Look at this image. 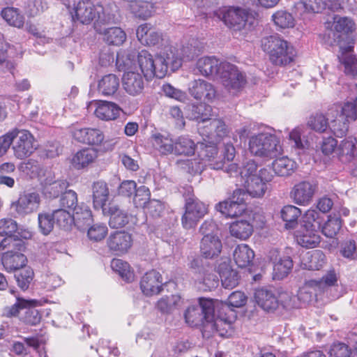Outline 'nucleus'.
I'll return each mask as SVG.
<instances>
[{
	"mask_svg": "<svg viewBox=\"0 0 357 357\" xmlns=\"http://www.w3.org/2000/svg\"><path fill=\"white\" fill-rule=\"evenodd\" d=\"M261 49L275 66H287L293 63L296 56L294 46L277 34L264 37L261 40Z\"/></svg>",
	"mask_w": 357,
	"mask_h": 357,
	"instance_id": "obj_1",
	"label": "nucleus"
},
{
	"mask_svg": "<svg viewBox=\"0 0 357 357\" xmlns=\"http://www.w3.org/2000/svg\"><path fill=\"white\" fill-rule=\"evenodd\" d=\"M215 303L212 299L200 298L198 305L189 306L184 312L185 323L190 327H205L206 324L215 326L221 336H228L227 330L224 332L216 326L218 320L213 323ZM224 330V328L222 329Z\"/></svg>",
	"mask_w": 357,
	"mask_h": 357,
	"instance_id": "obj_2",
	"label": "nucleus"
},
{
	"mask_svg": "<svg viewBox=\"0 0 357 357\" xmlns=\"http://www.w3.org/2000/svg\"><path fill=\"white\" fill-rule=\"evenodd\" d=\"M197 109L199 116L196 118L198 121L206 124L199 128L200 134L208 140L218 142L228 134L227 127L222 119H211L212 107L206 104H200Z\"/></svg>",
	"mask_w": 357,
	"mask_h": 357,
	"instance_id": "obj_3",
	"label": "nucleus"
},
{
	"mask_svg": "<svg viewBox=\"0 0 357 357\" xmlns=\"http://www.w3.org/2000/svg\"><path fill=\"white\" fill-rule=\"evenodd\" d=\"M248 149L255 156L268 158H275L282 151L279 138L267 132L251 136L248 142Z\"/></svg>",
	"mask_w": 357,
	"mask_h": 357,
	"instance_id": "obj_4",
	"label": "nucleus"
},
{
	"mask_svg": "<svg viewBox=\"0 0 357 357\" xmlns=\"http://www.w3.org/2000/svg\"><path fill=\"white\" fill-rule=\"evenodd\" d=\"M13 155L19 160L30 157L37 149V141L28 130L13 128L10 130Z\"/></svg>",
	"mask_w": 357,
	"mask_h": 357,
	"instance_id": "obj_5",
	"label": "nucleus"
},
{
	"mask_svg": "<svg viewBox=\"0 0 357 357\" xmlns=\"http://www.w3.org/2000/svg\"><path fill=\"white\" fill-rule=\"evenodd\" d=\"M325 26L332 32L333 42L340 47L344 41L347 42V45H354V39L351 35L356 31V26L351 18L335 15L333 22H326Z\"/></svg>",
	"mask_w": 357,
	"mask_h": 357,
	"instance_id": "obj_6",
	"label": "nucleus"
},
{
	"mask_svg": "<svg viewBox=\"0 0 357 357\" xmlns=\"http://www.w3.org/2000/svg\"><path fill=\"white\" fill-rule=\"evenodd\" d=\"M219 79L225 89L232 93L242 91L247 84L245 74L236 65L225 61H222Z\"/></svg>",
	"mask_w": 357,
	"mask_h": 357,
	"instance_id": "obj_7",
	"label": "nucleus"
},
{
	"mask_svg": "<svg viewBox=\"0 0 357 357\" xmlns=\"http://www.w3.org/2000/svg\"><path fill=\"white\" fill-rule=\"evenodd\" d=\"M70 137L77 144L87 145L89 147H100L104 144L105 134L98 128L81 127L77 123L68 128Z\"/></svg>",
	"mask_w": 357,
	"mask_h": 357,
	"instance_id": "obj_8",
	"label": "nucleus"
},
{
	"mask_svg": "<svg viewBox=\"0 0 357 357\" xmlns=\"http://www.w3.org/2000/svg\"><path fill=\"white\" fill-rule=\"evenodd\" d=\"M207 213V206L192 193L185 199L184 213L181 219L182 227L185 229L195 228Z\"/></svg>",
	"mask_w": 357,
	"mask_h": 357,
	"instance_id": "obj_9",
	"label": "nucleus"
},
{
	"mask_svg": "<svg viewBox=\"0 0 357 357\" xmlns=\"http://www.w3.org/2000/svg\"><path fill=\"white\" fill-rule=\"evenodd\" d=\"M247 296L241 291L232 292L228 297L227 302H222L221 307L218 311V321L216 324L218 327H222L223 325L228 328H231V324L234 321L236 314L233 307H241L245 305Z\"/></svg>",
	"mask_w": 357,
	"mask_h": 357,
	"instance_id": "obj_10",
	"label": "nucleus"
},
{
	"mask_svg": "<svg viewBox=\"0 0 357 357\" xmlns=\"http://www.w3.org/2000/svg\"><path fill=\"white\" fill-rule=\"evenodd\" d=\"M255 298L258 305L267 312H273L280 305L284 308L292 306V296L287 292L280 293L277 296L271 290L261 288L256 290Z\"/></svg>",
	"mask_w": 357,
	"mask_h": 357,
	"instance_id": "obj_11",
	"label": "nucleus"
},
{
	"mask_svg": "<svg viewBox=\"0 0 357 357\" xmlns=\"http://www.w3.org/2000/svg\"><path fill=\"white\" fill-rule=\"evenodd\" d=\"M218 15L224 24L234 31L245 29L250 16L249 10L239 6H225L219 9Z\"/></svg>",
	"mask_w": 357,
	"mask_h": 357,
	"instance_id": "obj_12",
	"label": "nucleus"
},
{
	"mask_svg": "<svg viewBox=\"0 0 357 357\" xmlns=\"http://www.w3.org/2000/svg\"><path fill=\"white\" fill-rule=\"evenodd\" d=\"M104 17V8L101 4L95 5L93 2L84 1L78 2L75 8V15H73L74 21L77 20L84 24H89L93 21L101 22Z\"/></svg>",
	"mask_w": 357,
	"mask_h": 357,
	"instance_id": "obj_13",
	"label": "nucleus"
},
{
	"mask_svg": "<svg viewBox=\"0 0 357 357\" xmlns=\"http://www.w3.org/2000/svg\"><path fill=\"white\" fill-rule=\"evenodd\" d=\"M245 192L241 189L234 191L229 200L220 202L216 209L227 218H236L243 215L246 211Z\"/></svg>",
	"mask_w": 357,
	"mask_h": 357,
	"instance_id": "obj_14",
	"label": "nucleus"
},
{
	"mask_svg": "<svg viewBox=\"0 0 357 357\" xmlns=\"http://www.w3.org/2000/svg\"><path fill=\"white\" fill-rule=\"evenodd\" d=\"M181 65L182 59L169 49L162 54H158L154 59V77L162 79L166 76L169 68L175 71Z\"/></svg>",
	"mask_w": 357,
	"mask_h": 357,
	"instance_id": "obj_15",
	"label": "nucleus"
},
{
	"mask_svg": "<svg viewBox=\"0 0 357 357\" xmlns=\"http://www.w3.org/2000/svg\"><path fill=\"white\" fill-rule=\"evenodd\" d=\"M40 204V197L38 192H24L20 195L16 201L12 202L11 208L17 215L24 216L36 211Z\"/></svg>",
	"mask_w": 357,
	"mask_h": 357,
	"instance_id": "obj_16",
	"label": "nucleus"
},
{
	"mask_svg": "<svg viewBox=\"0 0 357 357\" xmlns=\"http://www.w3.org/2000/svg\"><path fill=\"white\" fill-rule=\"evenodd\" d=\"M188 91L195 100L204 102H211L217 94L214 85L203 79L192 81Z\"/></svg>",
	"mask_w": 357,
	"mask_h": 357,
	"instance_id": "obj_17",
	"label": "nucleus"
},
{
	"mask_svg": "<svg viewBox=\"0 0 357 357\" xmlns=\"http://www.w3.org/2000/svg\"><path fill=\"white\" fill-rule=\"evenodd\" d=\"M132 235L125 231L112 232L107 240L109 250L116 255L127 253L132 246Z\"/></svg>",
	"mask_w": 357,
	"mask_h": 357,
	"instance_id": "obj_18",
	"label": "nucleus"
},
{
	"mask_svg": "<svg viewBox=\"0 0 357 357\" xmlns=\"http://www.w3.org/2000/svg\"><path fill=\"white\" fill-rule=\"evenodd\" d=\"M162 286V276L154 269L146 272L139 282L140 289L146 296L159 294L163 289Z\"/></svg>",
	"mask_w": 357,
	"mask_h": 357,
	"instance_id": "obj_19",
	"label": "nucleus"
},
{
	"mask_svg": "<svg viewBox=\"0 0 357 357\" xmlns=\"http://www.w3.org/2000/svg\"><path fill=\"white\" fill-rule=\"evenodd\" d=\"M98 158V150L91 147H82L73 155L70 163L76 170L87 169L93 165Z\"/></svg>",
	"mask_w": 357,
	"mask_h": 357,
	"instance_id": "obj_20",
	"label": "nucleus"
},
{
	"mask_svg": "<svg viewBox=\"0 0 357 357\" xmlns=\"http://www.w3.org/2000/svg\"><path fill=\"white\" fill-rule=\"evenodd\" d=\"M354 48L353 45L340 46V54L337 55L344 75L352 78L357 77V54L354 53Z\"/></svg>",
	"mask_w": 357,
	"mask_h": 357,
	"instance_id": "obj_21",
	"label": "nucleus"
},
{
	"mask_svg": "<svg viewBox=\"0 0 357 357\" xmlns=\"http://www.w3.org/2000/svg\"><path fill=\"white\" fill-rule=\"evenodd\" d=\"M93 207L96 211L103 212L107 208V203L109 198V189L103 180L96 181L91 185Z\"/></svg>",
	"mask_w": 357,
	"mask_h": 357,
	"instance_id": "obj_22",
	"label": "nucleus"
},
{
	"mask_svg": "<svg viewBox=\"0 0 357 357\" xmlns=\"http://www.w3.org/2000/svg\"><path fill=\"white\" fill-rule=\"evenodd\" d=\"M122 87L129 96H139L142 93L144 89V78L138 73L125 72L122 77Z\"/></svg>",
	"mask_w": 357,
	"mask_h": 357,
	"instance_id": "obj_23",
	"label": "nucleus"
},
{
	"mask_svg": "<svg viewBox=\"0 0 357 357\" xmlns=\"http://www.w3.org/2000/svg\"><path fill=\"white\" fill-rule=\"evenodd\" d=\"M22 252L10 250L2 254L1 261L6 272L10 273L17 271L26 265L27 258Z\"/></svg>",
	"mask_w": 357,
	"mask_h": 357,
	"instance_id": "obj_24",
	"label": "nucleus"
},
{
	"mask_svg": "<svg viewBox=\"0 0 357 357\" xmlns=\"http://www.w3.org/2000/svg\"><path fill=\"white\" fill-rule=\"evenodd\" d=\"M137 37L142 45L147 46L160 45L163 41L162 33L148 23L138 26Z\"/></svg>",
	"mask_w": 357,
	"mask_h": 357,
	"instance_id": "obj_25",
	"label": "nucleus"
},
{
	"mask_svg": "<svg viewBox=\"0 0 357 357\" xmlns=\"http://www.w3.org/2000/svg\"><path fill=\"white\" fill-rule=\"evenodd\" d=\"M315 190L316 186L310 182L301 181L294 186L291 196L297 204L307 205L312 200Z\"/></svg>",
	"mask_w": 357,
	"mask_h": 357,
	"instance_id": "obj_26",
	"label": "nucleus"
},
{
	"mask_svg": "<svg viewBox=\"0 0 357 357\" xmlns=\"http://www.w3.org/2000/svg\"><path fill=\"white\" fill-rule=\"evenodd\" d=\"M122 109L116 103L107 100H99L94 111L96 116L105 121H114L119 116Z\"/></svg>",
	"mask_w": 357,
	"mask_h": 357,
	"instance_id": "obj_27",
	"label": "nucleus"
},
{
	"mask_svg": "<svg viewBox=\"0 0 357 357\" xmlns=\"http://www.w3.org/2000/svg\"><path fill=\"white\" fill-rule=\"evenodd\" d=\"M221 240L217 235H206L200 242V252L206 259L218 257L222 250Z\"/></svg>",
	"mask_w": 357,
	"mask_h": 357,
	"instance_id": "obj_28",
	"label": "nucleus"
},
{
	"mask_svg": "<svg viewBox=\"0 0 357 357\" xmlns=\"http://www.w3.org/2000/svg\"><path fill=\"white\" fill-rule=\"evenodd\" d=\"M102 213L109 216V225L112 228H122L129 222L128 213L121 209L116 204L109 203L107 208Z\"/></svg>",
	"mask_w": 357,
	"mask_h": 357,
	"instance_id": "obj_29",
	"label": "nucleus"
},
{
	"mask_svg": "<svg viewBox=\"0 0 357 357\" xmlns=\"http://www.w3.org/2000/svg\"><path fill=\"white\" fill-rule=\"evenodd\" d=\"M295 238L298 245L308 249L317 247L321 242L319 231L303 227L295 232Z\"/></svg>",
	"mask_w": 357,
	"mask_h": 357,
	"instance_id": "obj_30",
	"label": "nucleus"
},
{
	"mask_svg": "<svg viewBox=\"0 0 357 357\" xmlns=\"http://www.w3.org/2000/svg\"><path fill=\"white\" fill-rule=\"evenodd\" d=\"M16 302L13 305L4 308V317L8 318L17 317L22 310H30L37 306H42L45 303H47L46 300L24 299L19 296L16 297Z\"/></svg>",
	"mask_w": 357,
	"mask_h": 357,
	"instance_id": "obj_31",
	"label": "nucleus"
},
{
	"mask_svg": "<svg viewBox=\"0 0 357 357\" xmlns=\"http://www.w3.org/2000/svg\"><path fill=\"white\" fill-rule=\"evenodd\" d=\"M222 61L215 56H203L199 58L196 63V68L199 73L208 77L213 75L219 76Z\"/></svg>",
	"mask_w": 357,
	"mask_h": 357,
	"instance_id": "obj_32",
	"label": "nucleus"
},
{
	"mask_svg": "<svg viewBox=\"0 0 357 357\" xmlns=\"http://www.w3.org/2000/svg\"><path fill=\"white\" fill-rule=\"evenodd\" d=\"M326 255L321 250H314L306 252L301 259L303 269L317 271L321 269L326 264Z\"/></svg>",
	"mask_w": 357,
	"mask_h": 357,
	"instance_id": "obj_33",
	"label": "nucleus"
},
{
	"mask_svg": "<svg viewBox=\"0 0 357 357\" xmlns=\"http://www.w3.org/2000/svg\"><path fill=\"white\" fill-rule=\"evenodd\" d=\"M297 167L296 162L287 156L277 158L272 162V169L278 176H289L297 169Z\"/></svg>",
	"mask_w": 357,
	"mask_h": 357,
	"instance_id": "obj_34",
	"label": "nucleus"
},
{
	"mask_svg": "<svg viewBox=\"0 0 357 357\" xmlns=\"http://www.w3.org/2000/svg\"><path fill=\"white\" fill-rule=\"evenodd\" d=\"M218 149L215 144L204 145L200 150L199 157L202 160L208 162V165L214 169H224V161H218L217 156Z\"/></svg>",
	"mask_w": 357,
	"mask_h": 357,
	"instance_id": "obj_35",
	"label": "nucleus"
},
{
	"mask_svg": "<svg viewBox=\"0 0 357 357\" xmlns=\"http://www.w3.org/2000/svg\"><path fill=\"white\" fill-rule=\"evenodd\" d=\"M153 147L161 155L174 154V141L169 135L155 133L151 137Z\"/></svg>",
	"mask_w": 357,
	"mask_h": 357,
	"instance_id": "obj_36",
	"label": "nucleus"
},
{
	"mask_svg": "<svg viewBox=\"0 0 357 357\" xmlns=\"http://www.w3.org/2000/svg\"><path fill=\"white\" fill-rule=\"evenodd\" d=\"M128 8L135 17L144 20L152 16L155 11L153 3L144 0H134L128 4Z\"/></svg>",
	"mask_w": 357,
	"mask_h": 357,
	"instance_id": "obj_37",
	"label": "nucleus"
},
{
	"mask_svg": "<svg viewBox=\"0 0 357 357\" xmlns=\"http://www.w3.org/2000/svg\"><path fill=\"white\" fill-rule=\"evenodd\" d=\"M344 221L336 213L328 215L327 220L321 225V231L327 238H334L340 231Z\"/></svg>",
	"mask_w": 357,
	"mask_h": 357,
	"instance_id": "obj_38",
	"label": "nucleus"
},
{
	"mask_svg": "<svg viewBox=\"0 0 357 357\" xmlns=\"http://www.w3.org/2000/svg\"><path fill=\"white\" fill-rule=\"evenodd\" d=\"M218 273L222 286L226 289H233L238 284V274L233 270L227 263L220 264L218 266Z\"/></svg>",
	"mask_w": 357,
	"mask_h": 357,
	"instance_id": "obj_39",
	"label": "nucleus"
},
{
	"mask_svg": "<svg viewBox=\"0 0 357 357\" xmlns=\"http://www.w3.org/2000/svg\"><path fill=\"white\" fill-rule=\"evenodd\" d=\"M197 145L188 135H181L174 141V155L191 156L195 153Z\"/></svg>",
	"mask_w": 357,
	"mask_h": 357,
	"instance_id": "obj_40",
	"label": "nucleus"
},
{
	"mask_svg": "<svg viewBox=\"0 0 357 357\" xmlns=\"http://www.w3.org/2000/svg\"><path fill=\"white\" fill-rule=\"evenodd\" d=\"M253 250L246 244L237 245L233 253V258L236 264L240 268L248 266L254 259Z\"/></svg>",
	"mask_w": 357,
	"mask_h": 357,
	"instance_id": "obj_41",
	"label": "nucleus"
},
{
	"mask_svg": "<svg viewBox=\"0 0 357 357\" xmlns=\"http://www.w3.org/2000/svg\"><path fill=\"white\" fill-rule=\"evenodd\" d=\"M328 111L336 112L340 117L344 118L347 121H355L357 119V98L354 102H346L342 106L340 104H334Z\"/></svg>",
	"mask_w": 357,
	"mask_h": 357,
	"instance_id": "obj_42",
	"label": "nucleus"
},
{
	"mask_svg": "<svg viewBox=\"0 0 357 357\" xmlns=\"http://www.w3.org/2000/svg\"><path fill=\"white\" fill-rule=\"evenodd\" d=\"M236 155V149L231 143H227L224 145L222 151V159L218 161H224V168L225 172L231 176L233 174H237L238 172V167L236 163L233 162Z\"/></svg>",
	"mask_w": 357,
	"mask_h": 357,
	"instance_id": "obj_43",
	"label": "nucleus"
},
{
	"mask_svg": "<svg viewBox=\"0 0 357 357\" xmlns=\"http://www.w3.org/2000/svg\"><path fill=\"white\" fill-rule=\"evenodd\" d=\"M137 62L146 79L154 77V59L148 51L143 50L138 53Z\"/></svg>",
	"mask_w": 357,
	"mask_h": 357,
	"instance_id": "obj_44",
	"label": "nucleus"
},
{
	"mask_svg": "<svg viewBox=\"0 0 357 357\" xmlns=\"http://www.w3.org/2000/svg\"><path fill=\"white\" fill-rule=\"evenodd\" d=\"M294 266L292 259L289 256L280 257L274 261L273 277L275 280H282L291 272Z\"/></svg>",
	"mask_w": 357,
	"mask_h": 357,
	"instance_id": "obj_45",
	"label": "nucleus"
},
{
	"mask_svg": "<svg viewBox=\"0 0 357 357\" xmlns=\"http://www.w3.org/2000/svg\"><path fill=\"white\" fill-rule=\"evenodd\" d=\"M301 210L293 205H286L280 211V216L285 222L286 229H294L298 225V218L301 215Z\"/></svg>",
	"mask_w": 357,
	"mask_h": 357,
	"instance_id": "obj_46",
	"label": "nucleus"
},
{
	"mask_svg": "<svg viewBox=\"0 0 357 357\" xmlns=\"http://www.w3.org/2000/svg\"><path fill=\"white\" fill-rule=\"evenodd\" d=\"M98 88L103 96H112L119 88V79L114 74L106 75L99 81Z\"/></svg>",
	"mask_w": 357,
	"mask_h": 357,
	"instance_id": "obj_47",
	"label": "nucleus"
},
{
	"mask_svg": "<svg viewBox=\"0 0 357 357\" xmlns=\"http://www.w3.org/2000/svg\"><path fill=\"white\" fill-rule=\"evenodd\" d=\"M231 235L240 240L248 239L253 232V226L247 220L232 222L229 226Z\"/></svg>",
	"mask_w": 357,
	"mask_h": 357,
	"instance_id": "obj_48",
	"label": "nucleus"
},
{
	"mask_svg": "<svg viewBox=\"0 0 357 357\" xmlns=\"http://www.w3.org/2000/svg\"><path fill=\"white\" fill-rule=\"evenodd\" d=\"M181 298L178 294L162 297L156 303L157 309L162 313L170 314L178 309L181 304Z\"/></svg>",
	"mask_w": 357,
	"mask_h": 357,
	"instance_id": "obj_49",
	"label": "nucleus"
},
{
	"mask_svg": "<svg viewBox=\"0 0 357 357\" xmlns=\"http://www.w3.org/2000/svg\"><path fill=\"white\" fill-rule=\"evenodd\" d=\"M337 150L340 158H344L345 162H350L357 154V139L350 137L345 138L341 141Z\"/></svg>",
	"mask_w": 357,
	"mask_h": 357,
	"instance_id": "obj_50",
	"label": "nucleus"
},
{
	"mask_svg": "<svg viewBox=\"0 0 357 357\" xmlns=\"http://www.w3.org/2000/svg\"><path fill=\"white\" fill-rule=\"evenodd\" d=\"M111 268L117 273L126 282L130 283L135 280L134 271L130 264L120 259H113L111 261Z\"/></svg>",
	"mask_w": 357,
	"mask_h": 357,
	"instance_id": "obj_51",
	"label": "nucleus"
},
{
	"mask_svg": "<svg viewBox=\"0 0 357 357\" xmlns=\"http://www.w3.org/2000/svg\"><path fill=\"white\" fill-rule=\"evenodd\" d=\"M3 19L10 26L20 29L24 26V17L17 8L7 7L1 12Z\"/></svg>",
	"mask_w": 357,
	"mask_h": 357,
	"instance_id": "obj_52",
	"label": "nucleus"
},
{
	"mask_svg": "<svg viewBox=\"0 0 357 357\" xmlns=\"http://www.w3.org/2000/svg\"><path fill=\"white\" fill-rule=\"evenodd\" d=\"M102 34L103 40L110 45H121L126 39L125 31L116 26L106 29Z\"/></svg>",
	"mask_w": 357,
	"mask_h": 357,
	"instance_id": "obj_53",
	"label": "nucleus"
},
{
	"mask_svg": "<svg viewBox=\"0 0 357 357\" xmlns=\"http://www.w3.org/2000/svg\"><path fill=\"white\" fill-rule=\"evenodd\" d=\"M72 217L75 225L77 227H82L90 225L93 215L89 206L81 204L75 208Z\"/></svg>",
	"mask_w": 357,
	"mask_h": 357,
	"instance_id": "obj_54",
	"label": "nucleus"
},
{
	"mask_svg": "<svg viewBox=\"0 0 357 357\" xmlns=\"http://www.w3.org/2000/svg\"><path fill=\"white\" fill-rule=\"evenodd\" d=\"M247 192L253 197L264 196L266 190V185L257 176H251L245 181Z\"/></svg>",
	"mask_w": 357,
	"mask_h": 357,
	"instance_id": "obj_55",
	"label": "nucleus"
},
{
	"mask_svg": "<svg viewBox=\"0 0 357 357\" xmlns=\"http://www.w3.org/2000/svg\"><path fill=\"white\" fill-rule=\"evenodd\" d=\"M307 126L316 132L324 133L329 127L328 119L322 113L317 112L310 116Z\"/></svg>",
	"mask_w": 357,
	"mask_h": 357,
	"instance_id": "obj_56",
	"label": "nucleus"
},
{
	"mask_svg": "<svg viewBox=\"0 0 357 357\" xmlns=\"http://www.w3.org/2000/svg\"><path fill=\"white\" fill-rule=\"evenodd\" d=\"M34 278V272L33 269L26 265L21 268L15 274V278L18 287L22 290L26 291L29 289Z\"/></svg>",
	"mask_w": 357,
	"mask_h": 357,
	"instance_id": "obj_57",
	"label": "nucleus"
},
{
	"mask_svg": "<svg viewBox=\"0 0 357 357\" xmlns=\"http://www.w3.org/2000/svg\"><path fill=\"white\" fill-rule=\"evenodd\" d=\"M323 220L319 212L314 209H308L304 214L302 227L319 231L321 229Z\"/></svg>",
	"mask_w": 357,
	"mask_h": 357,
	"instance_id": "obj_58",
	"label": "nucleus"
},
{
	"mask_svg": "<svg viewBox=\"0 0 357 357\" xmlns=\"http://www.w3.org/2000/svg\"><path fill=\"white\" fill-rule=\"evenodd\" d=\"M52 218H54V224L63 229H68L73 222L72 214L64 208L54 211Z\"/></svg>",
	"mask_w": 357,
	"mask_h": 357,
	"instance_id": "obj_59",
	"label": "nucleus"
},
{
	"mask_svg": "<svg viewBox=\"0 0 357 357\" xmlns=\"http://www.w3.org/2000/svg\"><path fill=\"white\" fill-rule=\"evenodd\" d=\"M132 198V203L136 208H144L151 199V191L145 185H140L135 190Z\"/></svg>",
	"mask_w": 357,
	"mask_h": 357,
	"instance_id": "obj_60",
	"label": "nucleus"
},
{
	"mask_svg": "<svg viewBox=\"0 0 357 357\" xmlns=\"http://www.w3.org/2000/svg\"><path fill=\"white\" fill-rule=\"evenodd\" d=\"M354 351L346 343L342 342H333L328 351V357H353Z\"/></svg>",
	"mask_w": 357,
	"mask_h": 357,
	"instance_id": "obj_61",
	"label": "nucleus"
},
{
	"mask_svg": "<svg viewBox=\"0 0 357 357\" xmlns=\"http://www.w3.org/2000/svg\"><path fill=\"white\" fill-rule=\"evenodd\" d=\"M272 17L275 24L281 29L292 27L294 25V17L287 11L278 10L273 15Z\"/></svg>",
	"mask_w": 357,
	"mask_h": 357,
	"instance_id": "obj_62",
	"label": "nucleus"
},
{
	"mask_svg": "<svg viewBox=\"0 0 357 357\" xmlns=\"http://www.w3.org/2000/svg\"><path fill=\"white\" fill-rule=\"evenodd\" d=\"M5 238L0 242V251L7 248H12L13 250L24 251L26 243L13 236H3Z\"/></svg>",
	"mask_w": 357,
	"mask_h": 357,
	"instance_id": "obj_63",
	"label": "nucleus"
},
{
	"mask_svg": "<svg viewBox=\"0 0 357 357\" xmlns=\"http://www.w3.org/2000/svg\"><path fill=\"white\" fill-rule=\"evenodd\" d=\"M107 232L108 229L106 225L95 224L88 229L87 235L91 241L98 242L103 240Z\"/></svg>",
	"mask_w": 357,
	"mask_h": 357,
	"instance_id": "obj_64",
	"label": "nucleus"
}]
</instances>
